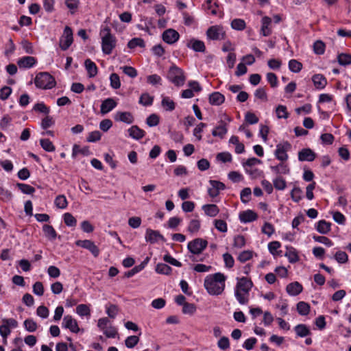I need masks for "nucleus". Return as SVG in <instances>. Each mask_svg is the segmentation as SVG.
<instances>
[{
  "label": "nucleus",
  "instance_id": "f257e3e1",
  "mask_svg": "<svg viewBox=\"0 0 351 351\" xmlns=\"http://www.w3.org/2000/svg\"><path fill=\"white\" fill-rule=\"evenodd\" d=\"M226 276L220 272L210 274L205 278L204 286L211 295H221L225 289Z\"/></svg>",
  "mask_w": 351,
  "mask_h": 351
},
{
  "label": "nucleus",
  "instance_id": "f03ea898",
  "mask_svg": "<svg viewBox=\"0 0 351 351\" xmlns=\"http://www.w3.org/2000/svg\"><path fill=\"white\" fill-rule=\"evenodd\" d=\"M253 286L252 282L245 277L238 278L235 288V297L241 304H245L249 301V291Z\"/></svg>",
  "mask_w": 351,
  "mask_h": 351
},
{
  "label": "nucleus",
  "instance_id": "7ed1b4c3",
  "mask_svg": "<svg viewBox=\"0 0 351 351\" xmlns=\"http://www.w3.org/2000/svg\"><path fill=\"white\" fill-rule=\"evenodd\" d=\"M101 38V48L104 53L109 55L116 46L117 40L110 32L109 27L106 26L100 31Z\"/></svg>",
  "mask_w": 351,
  "mask_h": 351
},
{
  "label": "nucleus",
  "instance_id": "20e7f679",
  "mask_svg": "<svg viewBox=\"0 0 351 351\" xmlns=\"http://www.w3.org/2000/svg\"><path fill=\"white\" fill-rule=\"evenodd\" d=\"M36 87L42 89H51L56 86L54 77L47 72L38 73L34 80Z\"/></svg>",
  "mask_w": 351,
  "mask_h": 351
},
{
  "label": "nucleus",
  "instance_id": "39448f33",
  "mask_svg": "<svg viewBox=\"0 0 351 351\" xmlns=\"http://www.w3.org/2000/svg\"><path fill=\"white\" fill-rule=\"evenodd\" d=\"M167 78L178 86H182L185 82L183 71L175 65L170 67Z\"/></svg>",
  "mask_w": 351,
  "mask_h": 351
},
{
  "label": "nucleus",
  "instance_id": "423d86ee",
  "mask_svg": "<svg viewBox=\"0 0 351 351\" xmlns=\"http://www.w3.org/2000/svg\"><path fill=\"white\" fill-rule=\"evenodd\" d=\"M206 36L212 40H223L226 38V32L221 25H213L207 29Z\"/></svg>",
  "mask_w": 351,
  "mask_h": 351
},
{
  "label": "nucleus",
  "instance_id": "0eeeda50",
  "mask_svg": "<svg viewBox=\"0 0 351 351\" xmlns=\"http://www.w3.org/2000/svg\"><path fill=\"white\" fill-rule=\"evenodd\" d=\"M291 149V145L288 141H285L276 145L274 155L278 160L282 162L286 161L289 158L287 152Z\"/></svg>",
  "mask_w": 351,
  "mask_h": 351
},
{
  "label": "nucleus",
  "instance_id": "6e6552de",
  "mask_svg": "<svg viewBox=\"0 0 351 351\" xmlns=\"http://www.w3.org/2000/svg\"><path fill=\"white\" fill-rule=\"evenodd\" d=\"M208 242L201 238L195 239L188 243L189 250L193 254H199L206 247Z\"/></svg>",
  "mask_w": 351,
  "mask_h": 351
},
{
  "label": "nucleus",
  "instance_id": "1a4fd4ad",
  "mask_svg": "<svg viewBox=\"0 0 351 351\" xmlns=\"http://www.w3.org/2000/svg\"><path fill=\"white\" fill-rule=\"evenodd\" d=\"M73 41L72 29L70 27L66 26L63 34L60 39V47L62 50L65 51L71 45Z\"/></svg>",
  "mask_w": 351,
  "mask_h": 351
},
{
  "label": "nucleus",
  "instance_id": "9d476101",
  "mask_svg": "<svg viewBox=\"0 0 351 351\" xmlns=\"http://www.w3.org/2000/svg\"><path fill=\"white\" fill-rule=\"evenodd\" d=\"M76 245L88 250L95 257L98 256L99 254V248L90 240H78L76 241Z\"/></svg>",
  "mask_w": 351,
  "mask_h": 351
},
{
  "label": "nucleus",
  "instance_id": "9b49d317",
  "mask_svg": "<svg viewBox=\"0 0 351 351\" xmlns=\"http://www.w3.org/2000/svg\"><path fill=\"white\" fill-rule=\"evenodd\" d=\"M162 37L165 43L171 45L179 39L180 34L173 29H168L163 32Z\"/></svg>",
  "mask_w": 351,
  "mask_h": 351
},
{
  "label": "nucleus",
  "instance_id": "f8f14e48",
  "mask_svg": "<svg viewBox=\"0 0 351 351\" xmlns=\"http://www.w3.org/2000/svg\"><path fill=\"white\" fill-rule=\"evenodd\" d=\"M62 326L69 329L72 332L77 333L80 331L77 321L71 315H65L63 318Z\"/></svg>",
  "mask_w": 351,
  "mask_h": 351
},
{
  "label": "nucleus",
  "instance_id": "ddd939ff",
  "mask_svg": "<svg viewBox=\"0 0 351 351\" xmlns=\"http://www.w3.org/2000/svg\"><path fill=\"white\" fill-rule=\"evenodd\" d=\"M145 240L147 242L155 243L158 240L165 241L164 237L158 230H154L150 228L147 229L145 234Z\"/></svg>",
  "mask_w": 351,
  "mask_h": 351
},
{
  "label": "nucleus",
  "instance_id": "4468645a",
  "mask_svg": "<svg viewBox=\"0 0 351 351\" xmlns=\"http://www.w3.org/2000/svg\"><path fill=\"white\" fill-rule=\"evenodd\" d=\"M316 158V154L310 148H304L298 152L300 161H313Z\"/></svg>",
  "mask_w": 351,
  "mask_h": 351
},
{
  "label": "nucleus",
  "instance_id": "2eb2a0df",
  "mask_svg": "<svg viewBox=\"0 0 351 351\" xmlns=\"http://www.w3.org/2000/svg\"><path fill=\"white\" fill-rule=\"evenodd\" d=\"M116 121L123 122L127 124H131L134 122V118L130 112H117L114 117Z\"/></svg>",
  "mask_w": 351,
  "mask_h": 351
},
{
  "label": "nucleus",
  "instance_id": "dca6fc26",
  "mask_svg": "<svg viewBox=\"0 0 351 351\" xmlns=\"http://www.w3.org/2000/svg\"><path fill=\"white\" fill-rule=\"evenodd\" d=\"M228 132L227 123L221 120L219 125L213 130L212 135L213 136H218L220 138H223Z\"/></svg>",
  "mask_w": 351,
  "mask_h": 351
},
{
  "label": "nucleus",
  "instance_id": "f3484780",
  "mask_svg": "<svg viewBox=\"0 0 351 351\" xmlns=\"http://www.w3.org/2000/svg\"><path fill=\"white\" fill-rule=\"evenodd\" d=\"M258 216L255 212L252 210L243 211L239 214V219L241 222L249 223L255 221Z\"/></svg>",
  "mask_w": 351,
  "mask_h": 351
},
{
  "label": "nucleus",
  "instance_id": "a211bd4d",
  "mask_svg": "<svg viewBox=\"0 0 351 351\" xmlns=\"http://www.w3.org/2000/svg\"><path fill=\"white\" fill-rule=\"evenodd\" d=\"M117 106V102L112 98H108L102 101L101 104V113L103 114H107L114 108Z\"/></svg>",
  "mask_w": 351,
  "mask_h": 351
},
{
  "label": "nucleus",
  "instance_id": "6ab92c4d",
  "mask_svg": "<svg viewBox=\"0 0 351 351\" xmlns=\"http://www.w3.org/2000/svg\"><path fill=\"white\" fill-rule=\"evenodd\" d=\"M36 62V60L34 57L32 56H25L20 58L17 61V64L20 68H31L32 67Z\"/></svg>",
  "mask_w": 351,
  "mask_h": 351
},
{
  "label": "nucleus",
  "instance_id": "aec40b11",
  "mask_svg": "<svg viewBox=\"0 0 351 351\" xmlns=\"http://www.w3.org/2000/svg\"><path fill=\"white\" fill-rule=\"evenodd\" d=\"M187 47L197 52H205L206 51V47L204 42L194 38L191 39L187 43Z\"/></svg>",
  "mask_w": 351,
  "mask_h": 351
},
{
  "label": "nucleus",
  "instance_id": "412c9836",
  "mask_svg": "<svg viewBox=\"0 0 351 351\" xmlns=\"http://www.w3.org/2000/svg\"><path fill=\"white\" fill-rule=\"evenodd\" d=\"M128 131L129 136L136 140H140L145 135V132L137 125H132Z\"/></svg>",
  "mask_w": 351,
  "mask_h": 351
},
{
  "label": "nucleus",
  "instance_id": "4be33fe9",
  "mask_svg": "<svg viewBox=\"0 0 351 351\" xmlns=\"http://www.w3.org/2000/svg\"><path fill=\"white\" fill-rule=\"evenodd\" d=\"M302 286L298 282H294L289 283L287 287L286 290L288 294L290 295H298L302 291Z\"/></svg>",
  "mask_w": 351,
  "mask_h": 351
},
{
  "label": "nucleus",
  "instance_id": "5701e85b",
  "mask_svg": "<svg viewBox=\"0 0 351 351\" xmlns=\"http://www.w3.org/2000/svg\"><path fill=\"white\" fill-rule=\"evenodd\" d=\"M262 26L261 29V34L264 36H268L271 34V30L269 27V25L271 23V19L269 16L263 17L262 20Z\"/></svg>",
  "mask_w": 351,
  "mask_h": 351
},
{
  "label": "nucleus",
  "instance_id": "b1692460",
  "mask_svg": "<svg viewBox=\"0 0 351 351\" xmlns=\"http://www.w3.org/2000/svg\"><path fill=\"white\" fill-rule=\"evenodd\" d=\"M225 97L219 92H214L209 95V102L211 105L219 106L224 102Z\"/></svg>",
  "mask_w": 351,
  "mask_h": 351
},
{
  "label": "nucleus",
  "instance_id": "393cba45",
  "mask_svg": "<svg viewBox=\"0 0 351 351\" xmlns=\"http://www.w3.org/2000/svg\"><path fill=\"white\" fill-rule=\"evenodd\" d=\"M312 80L315 86L318 89L324 88L327 84L326 77L322 74H315L313 76Z\"/></svg>",
  "mask_w": 351,
  "mask_h": 351
},
{
  "label": "nucleus",
  "instance_id": "a878e982",
  "mask_svg": "<svg viewBox=\"0 0 351 351\" xmlns=\"http://www.w3.org/2000/svg\"><path fill=\"white\" fill-rule=\"evenodd\" d=\"M149 261V258L147 257L145 261H143L140 265L134 267L131 270L128 271L125 274V276L127 278H130L133 276L134 274L138 273L141 270L144 269L145 265L147 264Z\"/></svg>",
  "mask_w": 351,
  "mask_h": 351
},
{
  "label": "nucleus",
  "instance_id": "bb28decb",
  "mask_svg": "<svg viewBox=\"0 0 351 351\" xmlns=\"http://www.w3.org/2000/svg\"><path fill=\"white\" fill-rule=\"evenodd\" d=\"M296 335L300 337H304L311 335L309 328L303 324H298L294 328Z\"/></svg>",
  "mask_w": 351,
  "mask_h": 351
},
{
  "label": "nucleus",
  "instance_id": "cd10ccee",
  "mask_svg": "<svg viewBox=\"0 0 351 351\" xmlns=\"http://www.w3.org/2000/svg\"><path fill=\"white\" fill-rule=\"evenodd\" d=\"M84 64L88 73L89 77H95L97 73V67L95 62L91 61L90 59H87L85 60Z\"/></svg>",
  "mask_w": 351,
  "mask_h": 351
},
{
  "label": "nucleus",
  "instance_id": "c85d7f7f",
  "mask_svg": "<svg viewBox=\"0 0 351 351\" xmlns=\"http://www.w3.org/2000/svg\"><path fill=\"white\" fill-rule=\"evenodd\" d=\"M331 223L325 220H320L317 225V230L323 234H326L330 231Z\"/></svg>",
  "mask_w": 351,
  "mask_h": 351
},
{
  "label": "nucleus",
  "instance_id": "c756f323",
  "mask_svg": "<svg viewBox=\"0 0 351 351\" xmlns=\"http://www.w3.org/2000/svg\"><path fill=\"white\" fill-rule=\"evenodd\" d=\"M203 210L206 215L210 217H215L219 212V210L215 204H207L203 206Z\"/></svg>",
  "mask_w": 351,
  "mask_h": 351
},
{
  "label": "nucleus",
  "instance_id": "7c9ffc66",
  "mask_svg": "<svg viewBox=\"0 0 351 351\" xmlns=\"http://www.w3.org/2000/svg\"><path fill=\"white\" fill-rule=\"evenodd\" d=\"M43 230L45 233L46 237H47L50 240H54L57 234L53 226L47 224H45L43 227Z\"/></svg>",
  "mask_w": 351,
  "mask_h": 351
},
{
  "label": "nucleus",
  "instance_id": "2f4dec72",
  "mask_svg": "<svg viewBox=\"0 0 351 351\" xmlns=\"http://www.w3.org/2000/svg\"><path fill=\"white\" fill-rule=\"evenodd\" d=\"M271 169L276 174H288L289 173L288 165L284 163H280L276 166H271Z\"/></svg>",
  "mask_w": 351,
  "mask_h": 351
},
{
  "label": "nucleus",
  "instance_id": "473e14b6",
  "mask_svg": "<svg viewBox=\"0 0 351 351\" xmlns=\"http://www.w3.org/2000/svg\"><path fill=\"white\" fill-rule=\"evenodd\" d=\"M297 311L301 315H306L309 313L310 306L308 303L304 302H299L297 304Z\"/></svg>",
  "mask_w": 351,
  "mask_h": 351
},
{
  "label": "nucleus",
  "instance_id": "72a5a7b5",
  "mask_svg": "<svg viewBox=\"0 0 351 351\" xmlns=\"http://www.w3.org/2000/svg\"><path fill=\"white\" fill-rule=\"evenodd\" d=\"M231 27L234 29L241 31L245 28L246 23L243 19H235L232 21Z\"/></svg>",
  "mask_w": 351,
  "mask_h": 351
},
{
  "label": "nucleus",
  "instance_id": "f704fd0d",
  "mask_svg": "<svg viewBox=\"0 0 351 351\" xmlns=\"http://www.w3.org/2000/svg\"><path fill=\"white\" fill-rule=\"evenodd\" d=\"M153 101L154 97L147 93H143L139 98V104L145 106H151Z\"/></svg>",
  "mask_w": 351,
  "mask_h": 351
},
{
  "label": "nucleus",
  "instance_id": "c9c22d12",
  "mask_svg": "<svg viewBox=\"0 0 351 351\" xmlns=\"http://www.w3.org/2000/svg\"><path fill=\"white\" fill-rule=\"evenodd\" d=\"M172 269L165 263H158L156 267V271L160 274L169 275Z\"/></svg>",
  "mask_w": 351,
  "mask_h": 351
},
{
  "label": "nucleus",
  "instance_id": "e433bc0d",
  "mask_svg": "<svg viewBox=\"0 0 351 351\" xmlns=\"http://www.w3.org/2000/svg\"><path fill=\"white\" fill-rule=\"evenodd\" d=\"M337 60L339 64L346 66L351 64V55L348 53H340L337 56Z\"/></svg>",
  "mask_w": 351,
  "mask_h": 351
},
{
  "label": "nucleus",
  "instance_id": "4c0bfd02",
  "mask_svg": "<svg viewBox=\"0 0 351 351\" xmlns=\"http://www.w3.org/2000/svg\"><path fill=\"white\" fill-rule=\"evenodd\" d=\"M40 144L43 149L46 152H51L55 150V146L52 142L48 138H43L40 140Z\"/></svg>",
  "mask_w": 351,
  "mask_h": 351
},
{
  "label": "nucleus",
  "instance_id": "58836bf2",
  "mask_svg": "<svg viewBox=\"0 0 351 351\" xmlns=\"http://www.w3.org/2000/svg\"><path fill=\"white\" fill-rule=\"evenodd\" d=\"M128 47L130 49H134L136 47L143 48L145 47V44L142 38H134L128 42Z\"/></svg>",
  "mask_w": 351,
  "mask_h": 351
},
{
  "label": "nucleus",
  "instance_id": "ea45409f",
  "mask_svg": "<svg viewBox=\"0 0 351 351\" xmlns=\"http://www.w3.org/2000/svg\"><path fill=\"white\" fill-rule=\"evenodd\" d=\"M285 255L290 263H295L299 260L298 253L293 247L287 248Z\"/></svg>",
  "mask_w": 351,
  "mask_h": 351
},
{
  "label": "nucleus",
  "instance_id": "a19ab883",
  "mask_svg": "<svg viewBox=\"0 0 351 351\" xmlns=\"http://www.w3.org/2000/svg\"><path fill=\"white\" fill-rule=\"evenodd\" d=\"M161 105L167 111H172L175 109V103L167 97L162 98Z\"/></svg>",
  "mask_w": 351,
  "mask_h": 351
},
{
  "label": "nucleus",
  "instance_id": "79ce46f5",
  "mask_svg": "<svg viewBox=\"0 0 351 351\" xmlns=\"http://www.w3.org/2000/svg\"><path fill=\"white\" fill-rule=\"evenodd\" d=\"M76 313L80 316H90V310L88 305L82 304L76 307Z\"/></svg>",
  "mask_w": 351,
  "mask_h": 351
},
{
  "label": "nucleus",
  "instance_id": "37998d69",
  "mask_svg": "<svg viewBox=\"0 0 351 351\" xmlns=\"http://www.w3.org/2000/svg\"><path fill=\"white\" fill-rule=\"evenodd\" d=\"M200 229V221L197 219H192L188 226L187 230L191 233L194 234L199 231Z\"/></svg>",
  "mask_w": 351,
  "mask_h": 351
},
{
  "label": "nucleus",
  "instance_id": "c03bdc74",
  "mask_svg": "<svg viewBox=\"0 0 351 351\" xmlns=\"http://www.w3.org/2000/svg\"><path fill=\"white\" fill-rule=\"evenodd\" d=\"M289 68L293 73H298L302 69V64L299 61L292 59L289 62Z\"/></svg>",
  "mask_w": 351,
  "mask_h": 351
},
{
  "label": "nucleus",
  "instance_id": "a18cd8bd",
  "mask_svg": "<svg viewBox=\"0 0 351 351\" xmlns=\"http://www.w3.org/2000/svg\"><path fill=\"white\" fill-rule=\"evenodd\" d=\"M24 326L25 328L30 332H33L36 330L38 328V325L36 322H34L32 319H27L24 321Z\"/></svg>",
  "mask_w": 351,
  "mask_h": 351
},
{
  "label": "nucleus",
  "instance_id": "49530a36",
  "mask_svg": "<svg viewBox=\"0 0 351 351\" xmlns=\"http://www.w3.org/2000/svg\"><path fill=\"white\" fill-rule=\"evenodd\" d=\"M291 197L294 202H298L302 198V189L298 186H295L291 191Z\"/></svg>",
  "mask_w": 351,
  "mask_h": 351
},
{
  "label": "nucleus",
  "instance_id": "de8ad7c7",
  "mask_svg": "<svg viewBox=\"0 0 351 351\" xmlns=\"http://www.w3.org/2000/svg\"><path fill=\"white\" fill-rule=\"evenodd\" d=\"M276 116L278 119H287L289 113L285 106L279 105L276 110Z\"/></svg>",
  "mask_w": 351,
  "mask_h": 351
},
{
  "label": "nucleus",
  "instance_id": "09e8293b",
  "mask_svg": "<svg viewBox=\"0 0 351 351\" xmlns=\"http://www.w3.org/2000/svg\"><path fill=\"white\" fill-rule=\"evenodd\" d=\"M313 51L316 54L322 55L325 51V44L322 40H317L313 44Z\"/></svg>",
  "mask_w": 351,
  "mask_h": 351
},
{
  "label": "nucleus",
  "instance_id": "8fccbe9b",
  "mask_svg": "<svg viewBox=\"0 0 351 351\" xmlns=\"http://www.w3.org/2000/svg\"><path fill=\"white\" fill-rule=\"evenodd\" d=\"M55 204L58 208L61 209L66 208L68 202L66 197L63 195L57 196L55 199Z\"/></svg>",
  "mask_w": 351,
  "mask_h": 351
},
{
  "label": "nucleus",
  "instance_id": "3c124183",
  "mask_svg": "<svg viewBox=\"0 0 351 351\" xmlns=\"http://www.w3.org/2000/svg\"><path fill=\"white\" fill-rule=\"evenodd\" d=\"M251 194H252V191H251L250 188H248V187L244 188L241 191V194H240L241 202L245 204L248 202L250 200Z\"/></svg>",
  "mask_w": 351,
  "mask_h": 351
},
{
  "label": "nucleus",
  "instance_id": "603ef678",
  "mask_svg": "<svg viewBox=\"0 0 351 351\" xmlns=\"http://www.w3.org/2000/svg\"><path fill=\"white\" fill-rule=\"evenodd\" d=\"M17 187L25 194H32L35 191V189L28 184L23 183H17Z\"/></svg>",
  "mask_w": 351,
  "mask_h": 351
},
{
  "label": "nucleus",
  "instance_id": "864d4df0",
  "mask_svg": "<svg viewBox=\"0 0 351 351\" xmlns=\"http://www.w3.org/2000/svg\"><path fill=\"white\" fill-rule=\"evenodd\" d=\"M138 341H139L138 337H137L136 335H132V336L127 337V339L125 341V346L127 348H132L136 345H137Z\"/></svg>",
  "mask_w": 351,
  "mask_h": 351
},
{
  "label": "nucleus",
  "instance_id": "5fc2aeb1",
  "mask_svg": "<svg viewBox=\"0 0 351 351\" xmlns=\"http://www.w3.org/2000/svg\"><path fill=\"white\" fill-rule=\"evenodd\" d=\"M110 86L114 89H118L121 86V82L117 73H112L110 76Z\"/></svg>",
  "mask_w": 351,
  "mask_h": 351
},
{
  "label": "nucleus",
  "instance_id": "6e6d98bb",
  "mask_svg": "<svg viewBox=\"0 0 351 351\" xmlns=\"http://www.w3.org/2000/svg\"><path fill=\"white\" fill-rule=\"evenodd\" d=\"M64 221L66 226L71 227L75 226L77 223L75 218L69 213L64 215Z\"/></svg>",
  "mask_w": 351,
  "mask_h": 351
},
{
  "label": "nucleus",
  "instance_id": "4d7b16f0",
  "mask_svg": "<svg viewBox=\"0 0 351 351\" xmlns=\"http://www.w3.org/2000/svg\"><path fill=\"white\" fill-rule=\"evenodd\" d=\"M160 121L159 117L156 114H152L146 119V123L149 127H154L158 125Z\"/></svg>",
  "mask_w": 351,
  "mask_h": 351
},
{
  "label": "nucleus",
  "instance_id": "13d9d810",
  "mask_svg": "<svg viewBox=\"0 0 351 351\" xmlns=\"http://www.w3.org/2000/svg\"><path fill=\"white\" fill-rule=\"evenodd\" d=\"M274 186L277 190H284L286 188V181L282 177H278L274 180Z\"/></svg>",
  "mask_w": 351,
  "mask_h": 351
},
{
  "label": "nucleus",
  "instance_id": "bf43d9fd",
  "mask_svg": "<svg viewBox=\"0 0 351 351\" xmlns=\"http://www.w3.org/2000/svg\"><path fill=\"white\" fill-rule=\"evenodd\" d=\"M123 72L128 76L134 78L137 76V71L132 66H124L121 67Z\"/></svg>",
  "mask_w": 351,
  "mask_h": 351
},
{
  "label": "nucleus",
  "instance_id": "052dcab7",
  "mask_svg": "<svg viewBox=\"0 0 351 351\" xmlns=\"http://www.w3.org/2000/svg\"><path fill=\"white\" fill-rule=\"evenodd\" d=\"M11 330L8 326L5 324H3L0 326V335L3 339V343L5 344L7 343V337L10 334Z\"/></svg>",
  "mask_w": 351,
  "mask_h": 351
},
{
  "label": "nucleus",
  "instance_id": "680f3d73",
  "mask_svg": "<svg viewBox=\"0 0 351 351\" xmlns=\"http://www.w3.org/2000/svg\"><path fill=\"white\" fill-rule=\"evenodd\" d=\"M245 245V239L243 235H237L234 238V247L241 248Z\"/></svg>",
  "mask_w": 351,
  "mask_h": 351
},
{
  "label": "nucleus",
  "instance_id": "e2e57ef3",
  "mask_svg": "<svg viewBox=\"0 0 351 351\" xmlns=\"http://www.w3.org/2000/svg\"><path fill=\"white\" fill-rule=\"evenodd\" d=\"M196 311V306L194 304L186 302L182 308V313L184 314L193 315Z\"/></svg>",
  "mask_w": 351,
  "mask_h": 351
},
{
  "label": "nucleus",
  "instance_id": "0e129e2a",
  "mask_svg": "<svg viewBox=\"0 0 351 351\" xmlns=\"http://www.w3.org/2000/svg\"><path fill=\"white\" fill-rule=\"evenodd\" d=\"M245 120L249 124H256L258 122V118L254 113L247 112L245 115Z\"/></svg>",
  "mask_w": 351,
  "mask_h": 351
},
{
  "label": "nucleus",
  "instance_id": "69168bd1",
  "mask_svg": "<svg viewBox=\"0 0 351 351\" xmlns=\"http://www.w3.org/2000/svg\"><path fill=\"white\" fill-rule=\"evenodd\" d=\"M335 258L339 263H345L348 261V255L345 252L339 251L335 254Z\"/></svg>",
  "mask_w": 351,
  "mask_h": 351
},
{
  "label": "nucleus",
  "instance_id": "338daca9",
  "mask_svg": "<svg viewBox=\"0 0 351 351\" xmlns=\"http://www.w3.org/2000/svg\"><path fill=\"white\" fill-rule=\"evenodd\" d=\"M215 228L221 232H227V223L221 219H216L215 221Z\"/></svg>",
  "mask_w": 351,
  "mask_h": 351
},
{
  "label": "nucleus",
  "instance_id": "774afa93",
  "mask_svg": "<svg viewBox=\"0 0 351 351\" xmlns=\"http://www.w3.org/2000/svg\"><path fill=\"white\" fill-rule=\"evenodd\" d=\"M252 257V252L250 250H245L240 253L238 256V260L244 263L248 260H250Z\"/></svg>",
  "mask_w": 351,
  "mask_h": 351
}]
</instances>
